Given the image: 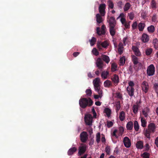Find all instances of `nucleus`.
Instances as JSON below:
<instances>
[{
  "mask_svg": "<svg viewBox=\"0 0 158 158\" xmlns=\"http://www.w3.org/2000/svg\"><path fill=\"white\" fill-rule=\"evenodd\" d=\"M93 102L90 98H81L79 101L80 106L83 108H85L87 106H90L93 105Z\"/></svg>",
  "mask_w": 158,
  "mask_h": 158,
  "instance_id": "1",
  "label": "nucleus"
},
{
  "mask_svg": "<svg viewBox=\"0 0 158 158\" xmlns=\"http://www.w3.org/2000/svg\"><path fill=\"white\" fill-rule=\"evenodd\" d=\"M148 129L145 130L144 135L147 138L150 139V134L154 132L156 127L155 123H152L148 124Z\"/></svg>",
  "mask_w": 158,
  "mask_h": 158,
  "instance_id": "2",
  "label": "nucleus"
},
{
  "mask_svg": "<svg viewBox=\"0 0 158 158\" xmlns=\"http://www.w3.org/2000/svg\"><path fill=\"white\" fill-rule=\"evenodd\" d=\"M155 68L153 64H151L148 67L147 69V73L148 76H152L154 74Z\"/></svg>",
  "mask_w": 158,
  "mask_h": 158,
  "instance_id": "3",
  "label": "nucleus"
},
{
  "mask_svg": "<svg viewBox=\"0 0 158 158\" xmlns=\"http://www.w3.org/2000/svg\"><path fill=\"white\" fill-rule=\"evenodd\" d=\"M141 87L142 90L145 93H148L149 89V85L148 82L146 81H143L141 84Z\"/></svg>",
  "mask_w": 158,
  "mask_h": 158,
  "instance_id": "4",
  "label": "nucleus"
},
{
  "mask_svg": "<svg viewBox=\"0 0 158 158\" xmlns=\"http://www.w3.org/2000/svg\"><path fill=\"white\" fill-rule=\"evenodd\" d=\"M107 21L109 23V27L115 26L116 25V21L115 18L113 17H109L108 16Z\"/></svg>",
  "mask_w": 158,
  "mask_h": 158,
  "instance_id": "5",
  "label": "nucleus"
},
{
  "mask_svg": "<svg viewBox=\"0 0 158 158\" xmlns=\"http://www.w3.org/2000/svg\"><path fill=\"white\" fill-rule=\"evenodd\" d=\"M88 135L85 131L82 132L80 135L81 141L83 143L85 142L88 138Z\"/></svg>",
  "mask_w": 158,
  "mask_h": 158,
  "instance_id": "6",
  "label": "nucleus"
},
{
  "mask_svg": "<svg viewBox=\"0 0 158 158\" xmlns=\"http://www.w3.org/2000/svg\"><path fill=\"white\" fill-rule=\"evenodd\" d=\"M106 6V5L105 4H101L99 7V11L102 16H103L105 15Z\"/></svg>",
  "mask_w": 158,
  "mask_h": 158,
  "instance_id": "7",
  "label": "nucleus"
},
{
  "mask_svg": "<svg viewBox=\"0 0 158 158\" xmlns=\"http://www.w3.org/2000/svg\"><path fill=\"white\" fill-rule=\"evenodd\" d=\"M84 120L86 125L89 126L92 125V119L91 115L89 114L85 115L84 117Z\"/></svg>",
  "mask_w": 158,
  "mask_h": 158,
  "instance_id": "8",
  "label": "nucleus"
},
{
  "mask_svg": "<svg viewBox=\"0 0 158 158\" xmlns=\"http://www.w3.org/2000/svg\"><path fill=\"white\" fill-rule=\"evenodd\" d=\"M86 150V146L85 144H82L80 146L78 150V154L80 156H81L84 154Z\"/></svg>",
  "mask_w": 158,
  "mask_h": 158,
  "instance_id": "9",
  "label": "nucleus"
},
{
  "mask_svg": "<svg viewBox=\"0 0 158 158\" xmlns=\"http://www.w3.org/2000/svg\"><path fill=\"white\" fill-rule=\"evenodd\" d=\"M124 144L127 148H129L131 145V143L129 139L127 137H125L123 139Z\"/></svg>",
  "mask_w": 158,
  "mask_h": 158,
  "instance_id": "10",
  "label": "nucleus"
},
{
  "mask_svg": "<svg viewBox=\"0 0 158 158\" xmlns=\"http://www.w3.org/2000/svg\"><path fill=\"white\" fill-rule=\"evenodd\" d=\"M96 63L97 66L100 70H101L103 65V62L102 59L100 58H98Z\"/></svg>",
  "mask_w": 158,
  "mask_h": 158,
  "instance_id": "11",
  "label": "nucleus"
},
{
  "mask_svg": "<svg viewBox=\"0 0 158 158\" xmlns=\"http://www.w3.org/2000/svg\"><path fill=\"white\" fill-rule=\"evenodd\" d=\"M111 79L115 85H117L119 82V77L116 74H114L113 77H112Z\"/></svg>",
  "mask_w": 158,
  "mask_h": 158,
  "instance_id": "12",
  "label": "nucleus"
},
{
  "mask_svg": "<svg viewBox=\"0 0 158 158\" xmlns=\"http://www.w3.org/2000/svg\"><path fill=\"white\" fill-rule=\"evenodd\" d=\"M127 91L128 94L130 96L132 97L134 96L135 91V89L134 88L127 87Z\"/></svg>",
  "mask_w": 158,
  "mask_h": 158,
  "instance_id": "13",
  "label": "nucleus"
},
{
  "mask_svg": "<svg viewBox=\"0 0 158 158\" xmlns=\"http://www.w3.org/2000/svg\"><path fill=\"white\" fill-rule=\"evenodd\" d=\"M132 49L136 56H140L141 53L139 48L136 46H132Z\"/></svg>",
  "mask_w": 158,
  "mask_h": 158,
  "instance_id": "14",
  "label": "nucleus"
},
{
  "mask_svg": "<svg viewBox=\"0 0 158 158\" xmlns=\"http://www.w3.org/2000/svg\"><path fill=\"white\" fill-rule=\"evenodd\" d=\"M141 39L143 42H147L149 40V36L146 34L143 33Z\"/></svg>",
  "mask_w": 158,
  "mask_h": 158,
  "instance_id": "15",
  "label": "nucleus"
},
{
  "mask_svg": "<svg viewBox=\"0 0 158 158\" xmlns=\"http://www.w3.org/2000/svg\"><path fill=\"white\" fill-rule=\"evenodd\" d=\"M77 149L75 147H73L70 148L67 152L69 156L73 155L77 151Z\"/></svg>",
  "mask_w": 158,
  "mask_h": 158,
  "instance_id": "16",
  "label": "nucleus"
},
{
  "mask_svg": "<svg viewBox=\"0 0 158 158\" xmlns=\"http://www.w3.org/2000/svg\"><path fill=\"white\" fill-rule=\"evenodd\" d=\"M123 43L121 42H120L118 45V53L120 55H121L123 52Z\"/></svg>",
  "mask_w": 158,
  "mask_h": 158,
  "instance_id": "17",
  "label": "nucleus"
},
{
  "mask_svg": "<svg viewBox=\"0 0 158 158\" xmlns=\"http://www.w3.org/2000/svg\"><path fill=\"white\" fill-rule=\"evenodd\" d=\"M115 26L109 27V31L110 35L112 36H114L116 33Z\"/></svg>",
  "mask_w": 158,
  "mask_h": 158,
  "instance_id": "18",
  "label": "nucleus"
},
{
  "mask_svg": "<svg viewBox=\"0 0 158 158\" xmlns=\"http://www.w3.org/2000/svg\"><path fill=\"white\" fill-rule=\"evenodd\" d=\"M150 109L146 107L142 110V113L145 117H147L148 115V113L149 112Z\"/></svg>",
  "mask_w": 158,
  "mask_h": 158,
  "instance_id": "19",
  "label": "nucleus"
},
{
  "mask_svg": "<svg viewBox=\"0 0 158 158\" xmlns=\"http://www.w3.org/2000/svg\"><path fill=\"white\" fill-rule=\"evenodd\" d=\"M94 86L95 91L98 92V94H102V91L100 90V84L94 85Z\"/></svg>",
  "mask_w": 158,
  "mask_h": 158,
  "instance_id": "20",
  "label": "nucleus"
},
{
  "mask_svg": "<svg viewBox=\"0 0 158 158\" xmlns=\"http://www.w3.org/2000/svg\"><path fill=\"white\" fill-rule=\"evenodd\" d=\"M133 123L132 121H129L127 124L126 128L128 130H131L133 129Z\"/></svg>",
  "mask_w": 158,
  "mask_h": 158,
  "instance_id": "21",
  "label": "nucleus"
},
{
  "mask_svg": "<svg viewBox=\"0 0 158 158\" xmlns=\"http://www.w3.org/2000/svg\"><path fill=\"white\" fill-rule=\"evenodd\" d=\"M104 85L105 87L109 88L112 86V84L111 82L109 80H106L104 83Z\"/></svg>",
  "mask_w": 158,
  "mask_h": 158,
  "instance_id": "22",
  "label": "nucleus"
},
{
  "mask_svg": "<svg viewBox=\"0 0 158 158\" xmlns=\"http://www.w3.org/2000/svg\"><path fill=\"white\" fill-rule=\"evenodd\" d=\"M99 14H96V21L98 23H100L102 22V18Z\"/></svg>",
  "mask_w": 158,
  "mask_h": 158,
  "instance_id": "23",
  "label": "nucleus"
},
{
  "mask_svg": "<svg viewBox=\"0 0 158 158\" xmlns=\"http://www.w3.org/2000/svg\"><path fill=\"white\" fill-rule=\"evenodd\" d=\"M136 105H134L132 106V110L134 113L136 114L138 112L139 106L138 104L136 103Z\"/></svg>",
  "mask_w": 158,
  "mask_h": 158,
  "instance_id": "24",
  "label": "nucleus"
},
{
  "mask_svg": "<svg viewBox=\"0 0 158 158\" xmlns=\"http://www.w3.org/2000/svg\"><path fill=\"white\" fill-rule=\"evenodd\" d=\"M145 26V24L143 23H140L138 24V29L139 31H142Z\"/></svg>",
  "mask_w": 158,
  "mask_h": 158,
  "instance_id": "25",
  "label": "nucleus"
},
{
  "mask_svg": "<svg viewBox=\"0 0 158 158\" xmlns=\"http://www.w3.org/2000/svg\"><path fill=\"white\" fill-rule=\"evenodd\" d=\"M131 5L129 2H127L125 5L123 7V10L124 11L126 12L131 7Z\"/></svg>",
  "mask_w": 158,
  "mask_h": 158,
  "instance_id": "26",
  "label": "nucleus"
},
{
  "mask_svg": "<svg viewBox=\"0 0 158 158\" xmlns=\"http://www.w3.org/2000/svg\"><path fill=\"white\" fill-rule=\"evenodd\" d=\"M104 112L106 115L108 117H109L111 115V110L110 109L108 108H105L104 109Z\"/></svg>",
  "mask_w": 158,
  "mask_h": 158,
  "instance_id": "27",
  "label": "nucleus"
},
{
  "mask_svg": "<svg viewBox=\"0 0 158 158\" xmlns=\"http://www.w3.org/2000/svg\"><path fill=\"white\" fill-rule=\"evenodd\" d=\"M132 58V61L135 65L137 64L138 63V58L135 56L132 55L131 56Z\"/></svg>",
  "mask_w": 158,
  "mask_h": 158,
  "instance_id": "28",
  "label": "nucleus"
},
{
  "mask_svg": "<svg viewBox=\"0 0 158 158\" xmlns=\"http://www.w3.org/2000/svg\"><path fill=\"white\" fill-rule=\"evenodd\" d=\"M102 58L103 60L106 63H108L110 61V59L109 57L106 55H102Z\"/></svg>",
  "mask_w": 158,
  "mask_h": 158,
  "instance_id": "29",
  "label": "nucleus"
},
{
  "mask_svg": "<svg viewBox=\"0 0 158 158\" xmlns=\"http://www.w3.org/2000/svg\"><path fill=\"white\" fill-rule=\"evenodd\" d=\"M125 112L123 111H122L120 112L119 114V118L120 121H122L125 119Z\"/></svg>",
  "mask_w": 158,
  "mask_h": 158,
  "instance_id": "30",
  "label": "nucleus"
},
{
  "mask_svg": "<svg viewBox=\"0 0 158 158\" xmlns=\"http://www.w3.org/2000/svg\"><path fill=\"white\" fill-rule=\"evenodd\" d=\"M109 74V73L107 71H103L102 72L101 74V77L102 78L104 79H106L107 78V76Z\"/></svg>",
  "mask_w": 158,
  "mask_h": 158,
  "instance_id": "31",
  "label": "nucleus"
},
{
  "mask_svg": "<svg viewBox=\"0 0 158 158\" xmlns=\"http://www.w3.org/2000/svg\"><path fill=\"white\" fill-rule=\"evenodd\" d=\"M117 65L115 63H113L111 66V70L113 72H114L117 70Z\"/></svg>",
  "mask_w": 158,
  "mask_h": 158,
  "instance_id": "32",
  "label": "nucleus"
},
{
  "mask_svg": "<svg viewBox=\"0 0 158 158\" xmlns=\"http://www.w3.org/2000/svg\"><path fill=\"white\" fill-rule=\"evenodd\" d=\"M152 44L155 48L157 49L158 48V40L157 39H155L153 40Z\"/></svg>",
  "mask_w": 158,
  "mask_h": 158,
  "instance_id": "33",
  "label": "nucleus"
},
{
  "mask_svg": "<svg viewBox=\"0 0 158 158\" xmlns=\"http://www.w3.org/2000/svg\"><path fill=\"white\" fill-rule=\"evenodd\" d=\"M148 31L150 33H153L155 31V27L153 25H151L147 28Z\"/></svg>",
  "mask_w": 158,
  "mask_h": 158,
  "instance_id": "34",
  "label": "nucleus"
},
{
  "mask_svg": "<svg viewBox=\"0 0 158 158\" xmlns=\"http://www.w3.org/2000/svg\"><path fill=\"white\" fill-rule=\"evenodd\" d=\"M136 147L139 149H142L143 147V143L141 141H139L136 143Z\"/></svg>",
  "mask_w": 158,
  "mask_h": 158,
  "instance_id": "35",
  "label": "nucleus"
},
{
  "mask_svg": "<svg viewBox=\"0 0 158 158\" xmlns=\"http://www.w3.org/2000/svg\"><path fill=\"white\" fill-rule=\"evenodd\" d=\"M139 127L137 121H135L134 122V128L135 131H138L139 129Z\"/></svg>",
  "mask_w": 158,
  "mask_h": 158,
  "instance_id": "36",
  "label": "nucleus"
},
{
  "mask_svg": "<svg viewBox=\"0 0 158 158\" xmlns=\"http://www.w3.org/2000/svg\"><path fill=\"white\" fill-rule=\"evenodd\" d=\"M93 82L94 85H99L100 82V80L99 77H97L93 80Z\"/></svg>",
  "mask_w": 158,
  "mask_h": 158,
  "instance_id": "37",
  "label": "nucleus"
},
{
  "mask_svg": "<svg viewBox=\"0 0 158 158\" xmlns=\"http://www.w3.org/2000/svg\"><path fill=\"white\" fill-rule=\"evenodd\" d=\"M96 41V39L94 37H92L91 39L89 40L91 46H93L95 43Z\"/></svg>",
  "mask_w": 158,
  "mask_h": 158,
  "instance_id": "38",
  "label": "nucleus"
},
{
  "mask_svg": "<svg viewBox=\"0 0 158 158\" xmlns=\"http://www.w3.org/2000/svg\"><path fill=\"white\" fill-rule=\"evenodd\" d=\"M153 51V50L151 48H148L145 51V53L147 55L149 56L151 55Z\"/></svg>",
  "mask_w": 158,
  "mask_h": 158,
  "instance_id": "39",
  "label": "nucleus"
},
{
  "mask_svg": "<svg viewBox=\"0 0 158 158\" xmlns=\"http://www.w3.org/2000/svg\"><path fill=\"white\" fill-rule=\"evenodd\" d=\"M156 3L155 0H152L151 3V7L152 9H155L156 8Z\"/></svg>",
  "mask_w": 158,
  "mask_h": 158,
  "instance_id": "40",
  "label": "nucleus"
},
{
  "mask_svg": "<svg viewBox=\"0 0 158 158\" xmlns=\"http://www.w3.org/2000/svg\"><path fill=\"white\" fill-rule=\"evenodd\" d=\"M119 61L120 65H123L125 62V56H123L120 58Z\"/></svg>",
  "mask_w": 158,
  "mask_h": 158,
  "instance_id": "41",
  "label": "nucleus"
},
{
  "mask_svg": "<svg viewBox=\"0 0 158 158\" xmlns=\"http://www.w3.org/2000/svg\"><path fill=\"white\" fill-rule=\"evenodd\" d=\"M102 47L104 48H106L109 45V44L106 41H104L100 44Z\"/></svg>",
  "mask_w": 158,
  "mask_h": 158,
  "instance_id": "42",
  "label": "nucleus"
},
{
  "mask_svg": "<svg viewBox=\"0 0 158 158\" xmlns=\"http://www.w3.org/2000/svg\"><path fill=\"white\" fill-rule=\"evenodd\" d=\"M128 15L130 19L133 20L134 17V14L133 12H131L130 13H128Z\"/></svg>",
  "mask_w": 158,
  "mask_h": 158,
  "instance_id": "43",
  "label": "nucleus"
},
{
  "mask_svg": "<svg viewBox=\"0 0 158 158\" xmlns=\"http://www.w3.org/2000/svg\"><path fill=\"white\" fill-rule=\"evenodd\" d=\"M141 126L143 127H145L146 126V124L147 122L146 120L144 119L143 118H142L141 119Z\"/></svg>",
  "mask_w": 158,
  "mask_h": 158,
  "instance_id": "44",
  "label": "nucleus"
},
{
  "mask_svg": "<svg viewBox=\"0 0 158 158\" xmlns=\"http://www.w3.org/2000/svg\"><path fill=\"white\" fill-rule=\"evenodd\" d=\"M85 93L86 95L88 97H90L91 96L92 92L90 89H87L86 90Z\"/></svg>",
  "mask_w": 158,
  "mask_h": 158,
  "instance_id": "45",
  "label": "nucleus"
},
{
  "mask_svg": "<svg viewBox=\"0 0 158 158\" xmlns=\"http://www.w3.org/2000/svg\"><path fill=\"white\" fill-rule=\"evenodd\" d=\"M100 132H98L96 135V141L98 143L100 141Z\"/></svg>",
  "mask_w": 158,
  "mask_h": 158,
  "instance_id": "46",
  "label": "nucleus"
},
{
  "mask_svg": "<svg viewBox=\"0 0 158 158\" xmlns=\"http://www.w3.org/2000/svg\"><path fill=\"white\" fill-rule=\"evenodd\" d=\"M108 6L111 9H113L114 7V4L113 2L111 0H109L108 1Z\"/></svg>",
  "mask_w": 158,
  "mask_h": 158,
  "instance_id": "47",
  "label": "nucleus"
},
{
  "mask_svg": "<svg viewBox=\"0 0 158 158\" xmlns=\"http://www.w3.org/2000/svg\"><path fill=\"white\" fill-rule=\"evenodd\" d=\"M92 52L94 55L97 56L99 55V52L95 48H94L92 50Z\"/></svg>",
  "mask_w": 158,
  "mask_h": 158,
  "instance_id": "48",
  "label": "nucleus"
},
{
  "mask_svg": "<svg viewBox=\"0 0 158 158\" xmlns=\"http://www.w3.org/2000/svg\"><path fill=\"white\" fill-rule=\"evenodd\" d=\"M105 151L107 154L110 155V146H107L106 147Z\"/></svg>",
  "mask_w": 158,
  "mask_h": 158,
  "instance_id": "49",
  "label": "nucleus"
},
{
  "mask_svg": "<svg viewBox=\"0 0 158 158\" xmlns=\"http://www.w3.org/2000/svg\"><path fill=\"white\" fill-rule=\"evenodd\" d=\"M149 154L147 152H144L142 155V156L143 158H149Z\"/></svg>",
  "mask_w": 158,
  "mask_h": 158,
  "instance_id": "50",
  "label": "nucleus"
},
{
  "mask_svg": "<svg viewBox=\"0 0 158 158\" xmlns=\"http://www.w3.org/2000/svg\"><path fill=\"white\" fill-rule=\"evenodd\" d=\"M116 111L118 112L121 108L120 102L119 101L116 104Z\"/></svg>",
  "mask_w": 158,
  "mask_h": 158,
  "instance_id": "51",
  "label": "nucleus"
},
{
  "mask_svg": "<svg viewBox=\"0 0 158 158\" xmlns=\"http://www.w3.org/2000/svg\"><path fill=\"white\" fill-rule=\"evenodd\" d=\"M106 27L104 25H102L101 27V34L103 35H104L106 33L105 29Z\"/></svg>",
  "mask_w": 158,
  "mask_h": 158,
  "instance_id": "52",
  "label": "nucleus"
},
{
  "mask_svg": "<svg viewBox=\"0 0 158 158\" xmlns=\"http://www.w3.org/2000/svg\"><path fill=\"white\" fill-rule=\"evenodd\" d=\"M153 88L156 93L158 92V83H155L153 85Z\"/></svg>",
  "mask_w": 158,
  "mask_h": 158,
  "instance_id": "53",
  "label": "nucleus"
},
{
  "mask_svg": "<svg viewBox=\"0 0 158 158\" xmlns=\"http://www.w3.org/2000/svg\"><path fill=\"white\" fill-rule=\"evenodd\" d=\"M107 126L108 128L112 127L113 125V123L112 121H107Z\"/></svg>",
  "mask_w": 158,
  "mask_h": 158,
  "instance_id": "54",
  "label": "nucleus"
},
{
  "mask_svg": "<svg viewBox=\"0 0 158 158\" xmlns=\"http://www.w3.org/2000/svg\"><path fill=\"white\" fill-rule=\"evenodd\" d=\"M137 22L135 21L134 22L132 25V28L133 29H135L137 28Z\"/></svg>",
  "mask_w": 158,
  "mask_h": 158,
  "instance_id": "55",
  "label": "nucleus"
},
{
  "mask_svg": "<svg viewBox=\"0 0 158 158\" xmlns=\"http://www.w3.org/2000/svg\"><path fill=\"white\" fill-rule=\"evenodd\" d=\"M129 86L127 87L134 88L135 85V84L134 82L132 81H130L128 82Z\"/></svg>",
  "mask_w": 158,
  "mask_h": 158,
  "instance_id": "56",
  "label": "nucleus"
},
{
  "mask_svg": "<svg viewBox=\"0 0 158 158\" xmlns=\"http://www.w3.org/2000/svg\"><path fill=\"white\" fill-rule=\"evenodd\" d=\"M117 129H115L114 130V131L113 132L112 135L113 136H115L116 138H118V136L116 134V133L117 132Z\"/></svg>",
  "mask_w": 158,
  "mask_h": 158,
  "instance_id": "57",
  "label": "nucleus"
},
{
  "mask_svg": "<svg viewBox=\"0 0 158 158\" xmlns=\"http://www.w3.org/2000/svg\"><path fill=\"white\" fill-rule=\"evenodd\" d=\"M123 5V2L121 1H118L117 3V6L120 8H122Z\"/></svg>",
  "mask_w": 158,
  "mask_h": 158,
  "instance_id": "58",
  "label": "nucleus"
},
{
  "mask_svg": "<svg viewBox=\"0 0 158 158\" xmlns=\"http://www.w3.org/2000/svg\"><path fill=\"white\" fill-rule=\"evenodd\" d=\"M130 21L128 23H127V22L125 23L123 25H124L125 27L127 28L128 29L130 27Z\"/></svg>",
  "mask_w": 158,
  "mask_h": 158,
  "instance_id": "59",
  "label": "nucleus"
},
{
  "mask_svg": "<svg viewBox=\"0 0 158 158\" xmlns=\"http://www.w3.org/2000/svg\"><path fill=\"white\" fill-rule=\"evenodd\" d=\"M102 94H98L99 95H94V98L95 99H98L99 98H101L102 96Z\"/></svg>",
  "mask_w": 158,
  "mask_h": 158,
  "instance_id": "60",
  "label": "nucleus"
},
{
  "mask_svg": "<svg viewBox=\"0 0 158 158\" xmlns=\"http://www.w3.org/2000/svg\"><path fill=\"white\" fill-rule=\"evenodd\" d=\"M92 111L94 117L96 118L97 115L94 109L93 108L92 109Z\"/></svg>",
  "mask_w": 158,
  "mask_h": 158,
  "instance_id": "61",
  "label": "nucleus"
},
{
  "mask_svg": "<svg viewBox=\"0 0 158 158\" xmlns=\"http://www.w3.org/2000/svg\"><path fill=\"white\" fill-rule=\"evenodd\" d=\"M97 33L99 35H103L101 34V31L100 30V28L99 27H98L97 28Z\"/></svg>",
  "mask_w": 158,
  "mask_h": 158,
  "instance_id": "62",
  "label": "nucleus"
},
{
  "mask_svg": "<svg viewBox=\"0 0 158 158\" xmlns=\"http://www.w3.org/2000/svg\"><path fill=\"white\" fill-rule=\"evenodd\" d=\"M119 133L120 134H122L124 131V128L123 127H120L119 129Z\"/></svg>",
  "mask_w": 158,
  "mask_h": 158,
  "instance_id": "63",
  "label": "nucleus"
},
{
  "mask_svg": "<svg viewBox=\"0 0 158 158\" xmlns=\"http://www.w3.org/2000/svg\"><path fill=\"white\" fill-rule=\"evenodd\" d=\"M117 97L120 99H122V95L120 93H116Z\"/></svg>",
  "mask_w": 158,
  "mask_h": 158,
  "instance_id": "64",
  "label": "nucleus"
}]
</instances>
